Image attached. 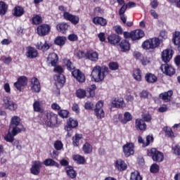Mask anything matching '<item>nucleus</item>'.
<instances>
[{"label": "nucleus", "instance_id": "69168bd1", "mask_svg": "<svg viewBox=\"0 0 180 180\" xmlns=\"http://www.w3.org/2000/svg\"><path fill=\"white\" fill-rule=\"evenodd\" d=\"M142 117L144 122H151L152 117H151V115L149 114H145L142 116Z\"/></svg>", "mask_w": 180, "mask_h": 180}, {"label": "nucleus", "instance_id": "9d476101", "mask_svg": "<svg viewBox=\"0 0 180 180\" xmlns=\"http://www.w3.org/2000/svg\"><path fill=\"white\" fill-rule=\"evenodd\" d=\"M123 153L125 157H130L134 154V144L132 143H127L123 146Z\"/></svg>", "mask_w": 180, "mask_h": 180}, {"label": "nucleus", "instance_id": "72a5a7b5", "mask_svg": "<svg viewBox=\"0 0 180 180\" xmlns=\"http://www.w3.org/2000/svg\"><path fill=\"white\" fill-rule=\"evenodd\" d=\"M65 169L66 174L69 176V178H71L72 179L77 178V172L74 170V168H72V167H68L65 168Z\"/></svg>", "mask_w": 180, "mask_h": 180}, {"label": "nucleus", "instance_id": "ddd939ff", "mask_svg": "<svg viewBox=\"0 0 180 180\" xmlns=\"http://www.w3.org/2000/svg\"><path fill=\"white\" fill-rule=\"evenodd\" d=\"M26 85H27V78L25 76H21L18 79V81L14 83V86L18 91H20L22 86H26Z\"/></svg>", "mask_w": 180, "mask_h": 180}, {"label": "nucleus", "instance_id": "13d9d810", "mask_svg": "<svg viewBox=\"0 0 180 180\" xmlns=\"http://www.w3.org/2000/svg\"><path fill=\"white\" fill-rule=\"evenodd\" d=\"M164 131H165V134L166 136H167V137H174V132L172 131V129H171L170 128L165 127Z\"/></svg>", "mask_w": 180, "mask_h": 180}, {"label": "nucleus", "instance_id": "bb28decb", "mask_svg": "<svg viewBox=\"0 0 180 180\" xmlns=\"http://www.w3.org/2000/svg\"><path fill=\"white\" fill-rule=\"evenodd\" d=\"M13 15L16 18H20L25 15V9L22 6H17L13 9Z\"/></svg>", "mask_w": 180, "mask_h": 180}, {"label": "nucleus", "instance_id": "4d7b16f0", "mask_svg": "<svg viewBox=\"0 0 180 180\" xmlns=\"http://www.w3.org/2000/svg\"><path fill=\"white\" fill-rule=\"evenodd\" d=\"M172 151L175 155H180V146L179 145H173Z\"/></svg>", "mask_w": 180, "mask_h": 180}, {"label": "nucleus", "instance_id": "393cba45", "mask_svg": "<svg viewBox=\"0 0 180 180\" xmlns=\"http://www.w3.org/2000/svg\"><path fill=\"white\" fill-rule=\"evenodd\" d=\"M85 57L91 61H98L99 58V55L97 53L96 51H89L85 54Z\"/></svg>", "mask_w": 180, "mask_h": 180}, {"label": "nucleus", "instance_id": "ea45409f", "mask_svg": "<svg viewBox=\"0 0 180 180\" xmlns=\"http://www.w3.org/2000/svg\"><path fill=\"white\" fill-rule=\"evenodd\" d=\"M133 119V115L129 112H126L124 114V120H121V123L122 124H126L128 122H131Z\"/></svg>", "mask_w": 180, "mask_h": 180}, {"label": "nucleus", "instance_id": "20e7f679", "mask_svg": "<svg viewBox=\"0 0 180 180\" xmlns=\"http://www.w3.org/2000/svg\"><path fill=\"white\" fill-rule=\"evenodd\" d=\"M1 105L4 108V109H8V110H11L13 112L18 109V104L12 100V98L9 96H4L1 101Z\"/></svg>", "mask_w": 180, "mask_h": 180}, {"label": "nucleus", "instance_id": "8fccbe9b", "mask_svg": "<svg viewBox=\"0 0 180 180\" xmlns=\"http://www.w3.org/2000/svg\"><path fill=\"white\" fill-rule=\"evenodd\" d=\"M41 22H42L41 16H40L39 15H36L35 16H34L32 18L33 25H40V23H41Z\"/></svg>", "mask_w": 180, "mask_h": 180}, {"label": "nucleus", "instance_id": "a19ab883", "mask_svg": "<svg viewBox=\"0 0 180 180\" xmlns=\"http://www.w3.org/2000/svg\"><path fill=\"white\" fill-rule=\"evenodd\" d=\"M72 159L75 161L77 164L82 165L85 162V158L80 155H75L72 156Z\"/></svg>", "mask_w": 180, "mask_h": 180}, {"label": "nucleus", "instance_id": "7ed1b4c3", "mask_svg": "<svg viewBox=\"0 0 180 180\" xmlns=\"http://www.w3.org/2000/svg\"><path fill=\"white\" fill-rule=\"evenodd\" d=\"M58 116L53 112H48L46 117L42 121V124H45L49 127H54L57 122Z\"/></svg>", "mask_w": 180, "mask_h": 180}, {"label": "nucleus", "instance_id": "a211bd4d", "mask_svg": "<svg viewBox=\"0 0 180 180\" xmlns=\"http://www.w3.org/2000/svg\"><path fill=\"white\" fill-rule=\"evenodd\" d=\"M72 75L74 78H76L78 82H85V75L82 73L79 70H75L72 72Z\"/></svg>", "mask_w": 180, "mask_h": 180}, {"label": "nucleus", "instance_id": "5701e85b", "mask_svg": "<svg viewBox=\"0 0 180 180\" xmlns=\"http://www.w3.org/2000/svg\"><path fill=\"white\" fill-rule=\"evenodd\" d=\"M172 95H174V92L172 90H169L167 92L160 94L159 98L164 101V102H170Z\"/></svg>", "mask_w": 180, "mask_h": 180}, {"label": "nucleus", "instance_id": "c756f323", "mask_svg": "<svg viewBox=\"0 0 180 180\" xmlns=\"http://www.w3.org/2000/svg\"><path fill=\"white\" fill-rule=\"evenodd\" d=\"M65 41H67V37L64 36H58L54 40L56 46H59L60 47H63L65 44Z\"/></svg>", "mask_w": 180, "mask_h": 180}, {"label": "nucleus", "instance_id": "2f4dec72", "mask_svg": "<svg viewBox=\"0 0 180 180\" xmlns=\"http://www.w3.org/2000/svg\"><path fill=\"white\" fill-rule=\"evenodd\" d=\"M145 79L149 84H154V82H157L158 78L153 73H147L145 76Z\"/></svg>", "mask_w": 180, "mask_h": 180}, {"label": "nucleus", "instance_id": "4468645a", "mask_svg": "<svg viewBox=\"0 0 180 180\" xmlns=\"http://www.w3.org/2000/svg\"><path fill=\"white\" fill-rule=\"evenodd\" d=\"M172 56H174L172 49H165L162 52V60L165 63H169Z\"/></svg>", "mask_w": 180, "mask_h": 180}, {"label": "nucleus", "instance_id": "774afa93", "mask_svg": "<svg viewBox=\"0 0 180 180\" xmlns=\"http://www.w3.org/2000/svg\"><path fill=\"white\" fill-rule=\"evenodd\" d=\"M141 63L143 65H147L148 64H150V58L148 57H143L141 59Z\"/></svg>", "mask_w": 180, "mask_h": 180}, {"label": "nucleus", "instance_id": "c03bdc74", "mask_svg": "<svg viewBox=\"0 0 180 180\" xmlns=\"http://www.w3.org/2000/svg\"><path fill=\"white\" fill-rule=\"evenodd\" d=\"M8 11V5L4 1H0V15H5Z\"/></svg>", "mask_w": 180, "mask_h": 180}, {"label": "nucleus", "instance_id": "9b49d317", "mask_svg": "<svg viewBox=\"0 0 180 180\" xmlns=\"http://www.w3.org/2000/svg\"><path fill=\"white\" fill-rule=\"evenodd\" d=\"M63 18L65 20L71 22L72 25H78V23H79V17H78V15H72L69 12H65V13H63Z\"/></svg>", "mask_w": 180, "mask_h": 180}, {"label": "nucleus", "instance_id": "603ef678", "mask_svg": "<svg viewBox=\"0 0 180 180\" xmlns=\"http://www.w3.org/2000/svg\"><path fill=\"white\" fill-rule=\"evenodd\" d=\"M53 146L54 148H56V150H57L58 151H60V150H63V147H64V145L63 144V142H61V141H55Z\"/></svg>", "mask_w": 180, "mask_h": 180}, {"label": "nucleus", "instance_id": "052dcab7", "mask_svg": "<svg viewBox=\"0 0 180 180\" xmlns=\"http://www.w3.org/2000/svg\"><path fill=\"white\" fill-rule=\"evenodd\" d=\"M141 98H143L144 99L151 98V94H150L148 91H147L146 90H143L141 93Z\"/></svg>", "mask_w": 180, "mask_h": 180}, {"label": "nucleus", "instance_id": "864d4df0", "mask_svg": "<svg viewBox=\"0 0 180 180\" xmlns=\"http://www.w3.org/2000/svg\"><path fill=\"white\" fill-rule=\"evenodd\" d=\"M58 115L60 117H63V119H67L70 112L67 110H61L58 112Z\"/></svg>", "mask_w": 180, "mask_h": 180}, {"label": "nucleus", "instance_id": "aec40b11", "mask_svg": "<svg viewBox=\"0 0 180 180\" xmlns=\"http://www.w3.org/2000/svg\"><path fill=\"white\" fill-rule=\"evenodd\" d=\"M58 62V55L56 53H50L47 58L48 64H51L52 67H56Z\"/></svg>", "mask_w": 180, "mask_h": 180}, {"label": "nucleus", "instance_id": "6ab92c4d", "mask_svg": "<svg viewBox=\"0 0 180 180\" xmlns=\"http://www.w3.org/2000/svg\"><path fill=\"white\" fill-rule=\"evenodd\" d=\"M135 128L136 130H138V131H146V129H147V124H146V122H144V120L142 119H136L135 121Z\"/></svg>", "mask_w": 180, "mask_h": 180}, {"label": "nucleus", "instance_id": "bf43d9fd", "mask_svg": "<svg viewBox=\"0 0 180 180\" xmlns=\"http://www.w3.org/2000/svg\"><path fill=\"white\" fill-rule=\"evenodd\" d=\"M85 53L82 51H77L75 52V56L78 58L79 60H81V58H84L85 57Z\"/></svg>", "mask_w": 180, "mask_h": 180}, {"label": "nucleus", "instance_id": "6e6d98bb", "mask_svg": "<svg viewBox=\"0 0 180 180\" xmlns=\"http://www.w3.org/2000/svg\"><path fill=\"white\" fill-rule=\"evenodd\" d=\"M158 171H160V166H158V165L153 164V165H151L150 172L152 174H157V172H158Z\"/></svg>", "mask_w": 180, "mask_h": 180}, {"label": "nucleus", "instance_id": "c9c22d12", "mask_svg": "<svg viewBox=\"0 0 180 180\" xmlns=\"http://www.w3.org/2000/svg\"><path fill=\"white\" fill-rule=\"evenodd\" d=\"M83 152L84 154H91L92 153L94 148L91 143L86 142L82 147Z\"/></svg>", "mask_w": 180, "mask_h": 180}, {"label": "nucleus", "instance_id": "79ce46f5", "mask_svg": "<svg viewBox=\"0 0 180 180\" xmlns=\"http://www.w3.org/2000/svg\"><path fill=\"white\" fill-rule=\"evenodd\" d=\"M172 41L175 46H179V44H180V32H176L173 34Z\"/></svg>", "mask_w": 180, "mask_h": 180}, {"label": "nucleus", "instance_id": "09e8293b", "mask_svg": "<svg viewBox=\"0 0 180 180\" xmlns=\"http://www.w3.org/2000/svg\"><path fill=\"white\" fill-rule=\"evenodd\" d=\"M131 180H141V176L140 175V173L139 172L136 171L131 174Z\"/></svg>", "mask_w": 180, "mask_h": 180}, {"label": "nucleus", "instance_id": "b1692460", "mask_svg": "<svg viewBox=\"0 0 180 180\" xmlns=\"http://www.w3.org/2000/svg\"><path fill=\"white\" fill-rule=\"evenodd\" d=\"M39 54V52H37V50L36 49L29 46L27 49V52H26V56L27 58H36Z\"/></svg>", "mask_w": 180, "mask_h": 180}, {"label": "nucleus", "instance_id": "3c124183", "mask_svg": "<svg viewBox=\"0 0 180 180\" xmlns=\"http://www.w3.org/2000/svg\"><path fill=\"white\" fill-rule=\"evenodd\" d=\"M16 135H13L12 132H8L4 137V139L6 141H8V143H13V137H15Z\"/></svg>", "mask_w": 180, "mask_h": 180}, {"label": "nucleus", "instance_id": "37998d69", "mask_svg": "<svg viewBox=\"0 0 180 180\" xmlns=\"http://www.w3.org/2000/svg\"><path fill=\"white\" fill-rule=\"evenodd\" d=\"M96 89V85L92 84L91 86V88L87 89V94H89V96H87V98H94L95 96V90Z\"/></svg>", "mask_w": 180, "mask_h": 180}, {"label": "nucleus", "instance_id": "0eeeda50", "mask_svg": "<svg viewBox=\"0 0 180 180\" xmlns=\"http://www.w3.org/2000/svg\"><path fill=\"white\" fill-rule=\"evenodd\" d=\"M78 126V121L70 117L68 120V124L65 126V130L68 131L67 137H71V131Z\"/></svg>", "mask_w": 180, "mask_h": 180}, {"label": "nucleus", "instance_id": "f257e3e1", "mask_svg": "<svg viewBox=\"0 0 180 180\" xmlns=\"http://www.w3.org/2000/svg\"><path fill=\"white\" fill-rule=\"evenodd\" d=\"M108 68L106 67L101 68L99 65L95 66L91 71V78L95 82H101L105 79V77L108 74Z\"/></svg>", "mask_w": 180, "mask_h": 180}, {"label": "nucleus", "instance_id": "1a4fd4ad", "mask_svg": "<svg viewBox=\"0 0 180 180\" xmlns=\"http://www.w3.org/2000/svg\"><path fill=\"white\" fill-rule=\"evenodd\" d=\"M103 103L102 101H98L96 104V108L94 109V112L96 114V116L98 119H102L105 117V112H103Z\"/></svg>", "mask_w": 180, "mask_h": 180}, {"label": "nucleus", "instance_id": "5fc2aeb1", "mask_svg": "<svg viewBox=\"0 0 180 180\" xmlns=\"http://www.w3.org/2000/svg\"><path fill=\"white\" fill-rule=\"evenodd\" d=\"M109 68L112 71H116V70H119V64L116 62H111L109 64Z\"/></svg>", "mask_w": 180, "mask_h": 180}, {"label": "nucleus", "instance_id": "f3484780", "mask_svg": "<svg viewBox=\"0 0 180 180\" xmlns=\"http://www.w3.org/2000/svg\"><path fill=\"white\" fill-rule=\"evenodd\" d=\"M41 165H43V163L40 161L33 162V165L30 169L31 174L33 175H39V174H40V168H41Z\"/></svg>", "mask_w": 180, "mask_h": 180}, {"label": "nucleus", "instance_id": "39448f33", "mask_svg": "<svg viewBox=\"0 0 180 180\" xmlns=\"http://www.w3.org/2000/svg\"><path fill=\"white\" fill-rule=\"evenodd\" d=\"M147 155L148 157H151L152 160L155 162H162L164 161V153L156 148L148 150Z\"/></svg>", "mask_w": 180, "mask_h": 180}, {"label": "nucleus", "instance_id": "473e14b6", "mask_svg": "<svg viewBox=\"0 0 180 180\" xmlns=\"http://www.w3.org/2000/svg\"><path fill=\"white\" fill-rule=\"evenodd\" d=\"M44 165H45L46 167H56L57 168L60 167V164L51 158L46 159L44 161Z\"/></svg>", "mask_w": 180, "mask_h": 180}, {"label": "nucleus", "instance_id": "0e129e2a", "mask_svg": "<svg viewBox=\"0 0 180 180\" xmlns=\"http://www.w3.org/2000/svg\"><path fill=\"white\" fill-rule=\"evenodd\" d=\"M84 108L86 110H91L94 108V104L89 101H87L84 104Z\"/></svg>", "mask_w": 180, "mask_h": 180}, {"label": "nucleus", "instance_id": "680f3d73", "mask_svg": "<svg viewBox=\"0 0 180 180\" xmlns=\"http://www.w3.org/2000/svg\"><path fill=\"white\" fill-rule=\"evenodd\" d=\"M114 30L117 34H123V29L120 25H116L114 27Z\"/></svg>", "mask_w": 180, "mask_h": 180}, {"label": "nucleus", "instance_id": "de8ad7c7", "mask_svg": "<svg viewBox=\"0 0 180 180\" xmlns=\"http://www.w3.org/2000/svg\"><path fill=\"white\" fill-rule=\"evenodd\" d=\"M88 92L85 91L84 89H78L77 91V98H79L80 99H82V98H84L85 96H88Z\"/></svg>", "mask_w": 180, "mask_h": 180}, {"label": "nucleus", "instance_id": "6e6552de", "mask_svg": "<svg viewBox=\"0 0 180 180\" xmlns=\"http://www.w3.org/2000/svg\"><path fill=\"white\" fill-rule=\"evenodd\" d=\"M160 70L163 74H165L169 77H172V75H175V68L168 63L162 64L160 67Z\"/></svg>", "mask_w": 180, "mask_h": 180}, {"label": "nucleus", "instance_id": "f03ea898", "mask_svg": "<svg viewBox=\"0 0 180 180\" xmlns=\"http://www.w3.org/2000/svg\"><path fill=\"white\" fill-rule=\"evenodd\" d=\"M11 129L13 136H17L19 134V133H20V131H23V130H25L23 124L20 123V117L18 116H13L11 118L10 122V130Z\"/></svg>", "mask_w": 180, "mask_h": 180}, {"label": "nucleus", "instance_id": "58836bf2", "mask_svg": "<svg viewBox=\"0 0 180 180\" xmlns=\"http://www.w3.org/2000/svg\"><path fill=\"white\" fill-rule=\"evenodd\" d=\"M82 139V134H76L75 136L72 137V144L75 147H78L79 146V140Z\"/></svg>", "mask_w": 180, "mask_h": 180}, {"label": "nucleus", "instance_id": "dca6fc26", "mask_svg": "<svg viewBox=\"0 0 180 180\" xmlns=\"http://www.w3.org/2000/svg\"><path fill=\"white\" fill-rule=\"evenodd\" d=\"M54 72H57L60 74V75L57 77V81L59 84H65V77L63 75V72H64V70L61 66H56L54 68Z\"/></svg>", "mask_w": 180, "mask_h": 180}, {"label": "nucleus", "instance_id": "f704fd0d", "mask_svg": "<svg viewBox=\"0 0 180 180\" xmlns=\"http://www.w3.org/2000/svg\"><path fill=\"white\" fill-rule=\"evenodd\" d=\"M57 30L60 32V33H65L68 30V24L66 22H61L57 25Z\"/></svg>", "mask_w": 180, "mask_h": 180}, {"label": "nucleus", "instance_id": "cd10ccee", "mask_svg": "<svg viewBox=\"0 0 180 180\" xmlns=\"http://www.w3.org/2000/svg\"><path fill=\"white\" fill-rule=\"evenodd\" d=\"M93 22L94 25H99L100 26H106L108 25V20L102 17L94 18Z\"/></svg>", "mask_w": 180, "mask_h": 180}, {"label": "nucleus", "instance_id": "e433bc0d", "mask_svg": "<svg viewBox=\"0 0 180 180\" xmlns=\"http://www.w3.org/2000/svg\"><path fill=\"white\" fill-rule=\"evenodd\" d=\"M120 47H121L122 51H129L130 50V44L126 39H123L120 44Z\"/></svg>", "mask_w": 180, "mask_h": 180}, {"label": "nucleus", "instance_id": "a878e982", "mask_svg": "<svg viewBox=\"0 0 180 180\" xmlns=\"http://www.w3.org/2000/svg\"><path fill=\"white\" fill-rule=\"evenodd\" d=\"M115 167L118 171H125V169H127V165L122 159L116 160Z\"/></svg>", "mask_w": 180, "mask_h": 180}, {"label": "nucleus", "instance_id": "c85d7f7f", "mask_svg": "<svg viewBox=\"0 0 180 180\" xmlns=\"http://www.w3.org/2000/svg\"><path fill=\"white\" fill-rule=\"evenodd\" d=\"M108 40L110 44H117L120 41V37L116 34H112L108 37Z\"/></svg>", "mask_w": 180, "mask_h": 180}, {"label": "nucleus", "instance_id": "e2e57ef3", "mask_svg": "<svg viewBox=\"0 0 180 180\" xmlns=\"http://www.w3.org/2000/svg\"><path fill=\"white\" fill-rule=\"evenodd\" d=\"M153 140H154V138L152 136L148 135L146 137V143H143L144 147H147V146H149L150 143H151V141H153Z\"/></svg>", "mask_w": 180, "mask_h": 180}, {"label": "nucleus", "instance_id": "49530a36", "mask_svg": "<svg viewBox=\"0 0 180 180\" xmlns=\"http://www.w3.org/2000/svg\"><path fill=\"white\" fill-rule=\"evenodd\" d=\"M133 75L134 79H136V81H141V71L140 70V69H135L134 70Z\"/></svg>", "mask_w": 180, "mask_h": 180}, {"label": "nucleus", "instance_id": "a18cd8bd", "mask_svg": "<svg viewBox=\"0 0 180 180\" xmlns=\"http://www.w3.org/2000/svg\"><path fill=\"white\" fill-rule=\"evenodd\" d=\"M64 63H65L68 71H72V70H75V67L72 64V62H71V60H70V59H65Z\"/></svg>", "mask_w": 180, "mask_h": 180}, {"label": "nucleus", "instance_id": "412c9836", "mask_svg": "<svg viewBox=\"0 0 180 180\" xmlns=\"http://www.w3.org/2000/svg\"><path fill=\"white\" fill-rule=\"evenodd\" d=\"M142 37H144V31L136 30L131 32V40H140Z\"/></svg>", "mask_w": 180, "mask_h": 180}, {"label": "nucleus", "instance_id": "7c9ffc66", "mask_svg": "<svg viewBox=\"0 0 180 180\" xmlns=\"http://www.w3.org/2000/svg\"><path fill=\"white\" fill-rule=\"evenodd\" d=\"M36 48L38 50H41V51H47V50L50 49V45H49L47 41H45L44 44H43L41 41H39L36 44Z\"/></svg>", "mask_w": 180, "mask_h": 180}, {"label": "nucleus", "instance_id": "4be33fe9", "mask_svg": "<svg viewBox=\"0 0 180 180\" xmlns=\"http://www.w3.org/2000/svg\"><path fill=\"white\" fill-rule=\"evenodd\" d=\"M112 108H125L126 104L122 98H115L112 101Z\"/></svg>", "mask_w": 180, "mask_h": 180}, {"label": "nucleus", "instance_id": "2eb2a0df", "mask_svg": "<svg viewBox=\"0 0 180 180\" xmlns=\"http://www.w3.org/2000/svg\"><path fill=\"white\" fill-rule=\"evenodd\" d=\"M51 29L50 25L43 24L37 27V33L39 36H47V34L50 32Z\"/></svg>", "mask_w": 180, "mask_h": 180}, {"label": "nucleus", "instance_id": "423d86ee", "mask_svg": "<svg viewBox=\"0 0 180 180\" xmlns=\"http://www.w3.org/2000/svg\"><path fill=\"white\" fill-rule=\"evenodd\" d=\"M160 46V39L158 38H153L146 39L142 44V49L144 50H150L153 49H157Z\"/></svg>", "mask_w": 180, "mask_h": 180}, {"label": "nucleus", "instance_id": "f8f14e48", "mask_svg": "<svg viewBox=\"0 0 180 180\" xmlns=\"http://www.w3.org/2000/svg\"><path fill=\"white\" fill-rule=\"evenodd\" d=\"M31 89L32 92L39 94L41 90V86H40V82L38 78L32 77L31 79Z\"/></svg>", "mask_w": 180, "mask_h": 180}, {"label": "nucleus", "instance_id": "4c0bfd02", "mask_svg": "<svg viewBox=\"0 0 180 180\" xmlns=\"http://www.w3.org/2000/svg\"><path fill=\"white\" fill-rule=\"evenodd\" d=\"M33 109L34 112H39V113H43V112H44L43 108H41V105L39 101H34L33 103Z\"/></svg>", "mask_w": 180, "mask_h": 180}, {"label": "nucleus", "instance_id": "338daca9", "mask_svg": "<svg viewBox=\"0 0 180 180\" xmlns=\"http://www.w3.org/2000/svg\"><path fill=\"white\" fill-rule=\"evenodd\" d=\"M4 89L6 94H11V86L8 84V83L4 84Z\"/></svg>", "mask_w": 180, "mask_h": 180}]
</instances>
